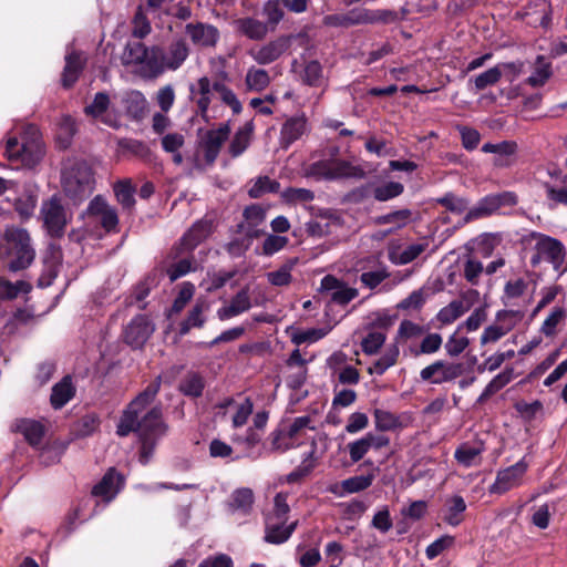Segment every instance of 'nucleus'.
Wrapping results in <instances>:
<instances>
[{
  "instance_id": "nucleus-39",
  "label": "nucleus",
  "mask_w": 567,
  "mask_h": 567,
  "mask_svg": "<svg viewBox=\"0 0 567 567\" xmlns=\"http://www.w3.org/2000/svg\"><path fill=\"white\" fill-rule=\"evenodd\" d=\"M208 309L205 301H197L189 311L187 318L181 322L179 334L185 336L192 328H202L205 323L204 312Z\"/></svg>"
},
{
  "instance_id": "nucleus-5",
  "label": "nucleus",
  "mask_w": 567,
  "mask_h": 567,
  "mask_svg": "<svg viewBox=\"0 0 567 567\" xmlns=\"http://www.w3.org/2000/svg\"><path fill=\"white\" fill-rule=\"evenodd\" d=\"M62 189L74 204L82 203L95 188L94 172L85 161H75L62 172Z\"/></svg>"
},
{
  "instance_id": "nucleus-62",
  "label": "nucleus",
  "mask_w": 567,
  "mask_h": 567,
  "mask_svg": "<svg viewBox=\"0 0 567 567\" xmlns=\"http://www.w3.org/2000/svg\"><path fill=\"white\" fill-rule=\"evenodd\" d=\"M404 192L403 184L399 182H389L375 187L373 195L379 202H386L400 196Z\"/></svg>"
},
{
  "instance_id": "nucleus-61",
  "label": "nucleus",
  "mask_w": 567,
  "mask_h": 567,
  "mask_svg": "<svg viewBox=\"0 0 567 567\" xmlns=\"http://www.w3.org/2000/svg\"><path fill=\"white\" fill-rule=\"evenodd\" d=\"M374 480L373 474L352 476L341 482V487L344 493H359L372 485Z\"/></svg>"
},
{
  "instance_id": "nucleus-9",
  "label": "nucleus",
  "mask_w": 567,
  "mask_h": 567,
  "mask_svg": "<svg viewBox=\"0 0 567 567\" xmlns=\"http://www.w3.org/2000/svg\"><path fill=\"white\" fill-rule=\"evenodd\" d=\"M83 216L92 223L100 225L107 234H117L120 231L117 210L102 195H96L91 199Z\"/></svg>"
},
{
  "instance_id": "nucleus-43",
  "label": "nucleus",
  "mask_w": 567,
  "mask_h": 567,
  "mask_svg": "<svg viewBox=\"0 0 567 567\" xmlns=\"http://www.w3.org/2000/svg\"><path fill=\"white\" fill-rule=\"evenodd\" d=\"M254 493L248 487L237 488L233 492L229 502V508L233 512H241L243 514H248L254 504Z\"/></svg>"
},
{
  "instance_id": "nucleus-12",
  "label": "nucleus",
  "mask_w": 567,
  "mask_h": 567,
  "mask_svg": "<svg viewBox=\"0 0 567 567\" xmlns=\"http://www.w3.org/2000/svg\"><path fill=\"white\" fill-rule=\"evenodd\" d=\"M230 132L229 122H225L221 123L218 128L208 130L203 133L198 146L204 153V159L207 165L215 163Z\"/></svg>"
},
{
  "instance_id": "nucleus-19",
  "label": "nucleus",
  "mask_w": 567,
  "mask_h": 567,
  "mask_svg": "<svg viewBox=\"0 0 567 567\" xmlns=\"http://www.w3.org/2000/svg\"><path fill=\"white\" fill-rule=\"evenodd\" d=\"M485 450V443L480 439L463 442L456 447L454 458L466 468L477 466L482 463V454Z\"/></svg>"
},
{
  "instance_id": "nucleus-57",
  "label": "nucleus",
  "mask_w": 567,
  "mask_h": 567,
  "mask_svg": "<svg viewBox=\"0 0 567 567\" xmlns=\"http://www.w3.org/2000/svg\"><path fill=\"white\" fill-rule=\"evenodd\" d=\"M308 175L315 177H323L327 179H333L341 176L342 173L329 161H318L309 166Z\"/></svg>"
},
{
  "instance_id": "nucleus-10",
  "label": "nucleus",
  "mask_w": 567,
  "mask_h": 567,
  "mask_svg": "<svg viewBox=\"0 0 567 567\" xmlns=\"http://www.w3.org/2000/svg\"><path fill=\"white\" fill-rule=\"evenodd\" d=\"M155 331V324L147 315H136L124 327L123 341L132 349H142Z\"/></svg>"
},
{
  "instance_id": "nucleus-16",
  "label": "nucleus",
  "mask_w": 567,
  "mask_h": 567,
  "mask_svg": "<svg viewBox=\"0 0 567 567\" xmlns=\"http://www.w3.org/2000/svg\"><path fill=\"white\" fill-rule=\"evenodd\" d=\"M110 96L105 92H97L91 104L86 105L84 112L93 118L100 120L103 124L112 127H121V116L114 110H109Z\"/></svg>"
},
{
  "instance_id": "nucleus-11",
  "label": "nucleus",
  "mask_w": 567,
  "mask_h": 567,
  "mask_svg": "<svg viewBox=\"0 0 567 567\" xmlns=\"http://www.w3.org/2000/svg\"><path fill=\"white\" fill-rule=\"evenodd\" d=\"M464 373L462 363L436 360L420 372V378L431 384L453 382Z\"/></svg>"
},
{
  "instance_id": "nucleus-55",
  "label": "nucleus",
  "mask_w": 567,
  "mask_h": 567,
  "mask_svg": "<svg viewBox=\"0 0 567 567\" xmlns=\"http://www.w3.org/2000/svg\"><path fill=\"white\" fill-rule=\"evenodd\" d=\"M280 188V184L269 178L268 176L258 177L252 186L248 190V195L251 198H259L268 193H278Z\"/></svg>"
},
{
  "instance_id": "nucleus-32",
  "label": "nucleus",
  "mask_w": 567,
  "mask_h": 567,
  "mask_svg": "<svg viewBox=\"0 0 567 567\" xmlns=\"http://www.w3.org/2000/svg\"><path fill=\"white\" fill-rule=\"evenodd\" d=\"M482 152L496 155L494 165L508 166L511 164L509 157L514 156L517 152V144L514 141H503L497 144L485 143L482 146Z\"/></svg>"
},
{
  "instance_id": "nucleus-1",
  "label": "nucleus",
  "mask_w": 567,
  "mask_h": 567,
  "mask_svg": "<svg viewBox=\"0 0 567 567\" xmlns=\"http://www.w3.org/2000/svg\"><path fill=\"white\" fill-rule=\"evenodd\" d=\"M162 385V377L157 375L143 391H141L124 409L116 434L121 437L134 432L137 434L141 449L140 462L146 465L154 455L158 440L164 436L168 425L163 419V406H152L143 416L141 413L156 399Z\"/></svg>"
},
{
  "instance_id": "nucleus-42",
  "label": "nucleus",
  "mask_w": 567,
  "mask_h": 567,
  "mask_svg": "<svg viewBox=\"0 0 567 567\" xmlns=\"http://www.w3.org/2000/svg\"><path fill=\"white\" fill-rule=\"evenodd\" d=\"M468 309L470 306L465 305L464 301L453 300L437 312L436 320L444 326L451 324L467 312Z\"/></svg>"
},
{
  "instance_id": "nucleus-49",
  "label": "nucleus",
  "mask_w": 567,
  "mask_h": 567,
  "mask_svg": "<svg viewBox=\"0 0 567 567\" xmlns=\"http://www.w3.org/2000/svg\"><path fill=\"white\" fill-rule=\"evenodd\" d=\"M38 195L33 190L23 192L14 202V209L22 219H29L37 207Z\"/></svg>"
},
{
  "instance_id": "nucleus-8",
  "label": "nucleus",
  "mask_w": 567,
  "mask_h": 567,
  "mask_svg": "<svg viewBox=\"0 0 567 567\" xmlns=\"http://www.w3.org/2000/svg\"><path fill=\"white\" fill-rule=\"evenodd\" d=\"M40 215L43 226L51 237L60 238L63 236L69 217L59 195L54 194L49 199L43 200Z\"/></svg>"
},
{
  "instance_id": "nucleus-50",
  "label": "nucleus",
  "mask_w": 567,
  "mask_h": 567,
  "mask_svg": "<svg viewBox=\"0 0 567 567\" xmlns=\"http://www.w3.org/2000/svg\"><path fill=\"white\" fill-rule=\"evenodd\" d=\"M316 445L312 444L311 451L306 455L300 465L287 475L288 483H297L308 476L316 467L317 460L315 457Z\"/></svg>"
},
{
  "instance_id": "nucleus-60",
  "label": "nucleus",
  "mask_w": 567,
  "mask_h": 567,
  "mask_svg": "<svg viewBox=\"0 0 567 567\" xmlns=\"http://www.w3.org/2000/svg\"><path fill=\"white\" fill-rule=\"evenodd\" d=\"M436 203L454 214H463L467 210L470 204L466 198L458 197L453 193H446L444 196L436 198Z\"/></svg>"
},
{
  "instance_id": "nucleus-20",
  "label": "nucleus",
  "mask_w": 567,
  "mask_h": 567,
  "mask_svg": "<svg viewBox=\"0 0 567 567\" xmlns=\"http://www.w3.org/2000/svg\"><path fill=\"white\" fill-rule=\"evenodd\" d=\"M289 39L281 37L265 45L251 50L250 56L261 65L270 64L278 60L289 48Z\"/></svg>"
},
{
  "instance_id": "nucleus-15",
  "label": "nucleus",
  "mask_w": 567,
  "mask_h": 567,
  "mask_svg": "<svg viewBox=\"0 0 567 567\" xmlns=\"http://www.w3.org/2000/svg\"><path fill=\"white\" fill-rule=\"evenodd\" d=\"M213 81L208 76L199 78L189 84V99L196 105V114L205 122H209L208 110L214 94Z\"/></svg>"
},
{
  "instance_id": "nucleus-47",
  "label": "nucleus",
  "mask_w": 567,
  "mask_h": 567,
  "mask_svg": "<svg viewBox=\"0 0 567 567\" xmlns=\"http://www.w3.org/2000/svg\"><path fill=\"white\" fill-rule=\"evenodd\" d=\"M302 83L312 86V87H321L326 85V81L323 79V70L321 64L313 60L306 63L303 71L301 73Z\"/></svg>"
},
{
  "instance_id": "nucleus-54",
  "label": "nucleus",
  "mask_w": 567,
  "mask_h": 567,
  "mask_svg": "<svg viewBox=\"0 0 567 567\" xmlns=\"http://www.w3.org/2000/svg\"><path fill=\"white\" fill-rule=\"evenodd\" d=\"M288 494L278 493L274 497V508L270 514L267 515L266 520H275L280 523H287L290 507L288 505Z\"/></svg>"
},
{
  "instance_id": "nucleus-59",
  "label": "nucleus",
  "mask_w": 567,
  "mask_h": 567,
  "mask_svg": "<svg viewBox=\"0 0 567 567\" xmlns=\"http://www.w3.org/2000/svg\"><path fill=\"white\" fill-rule=\"evenodd\" d=\"M524 316L525 313L522 310H499L495 318L496 323L508 333L524 319Z\"/></svg>"
},
{
  "instance_id": "nucleus-63",
  "label": "nucleus",
  "mask_w": 567,
  "mask_h": 567,
  "mask_svg": "<svg viewBox=\"0 0 567 567\" xmlns=\"http://www.w3.org/2000/svg\"><path fill=\"white\" fill-rule=\"evenodd\" d=\"M502 78V70L501 65H495L483 73L475 76L474 85L476 91H482L486 89L487 86H492L496 84Z\"/></svg>"
},
{
  "instance_id": "nucleus-27",
  "label": "nucleus",
  "mask_w": 567,
  "mask_h": 567,
  "mask_svg": "<svg viewBox=\"0 0 567 567\" xmlns=\"http://www.w3.org/2000/svg\"><path fill=\"white\" fill-rule=\"evenodd\" d=\"M14 431L21 433L24 440L32 446L38 449L45 434L44 425L35 420L21 419L14 423Z\"/></svg>"
},
{
  "instance_id": "nucleus-14",
  "label": "nucleus",
  "mask_w": 567,
  "mask_h": 567,
  "mask_svg": "<svg viewBox=\"0 0 567 567\" xmlns=\"http://www.w3.org/2000/svg\"><path fill=\"white\" fill-rule=\"evenodd\" d=\"M527 463L524 458L512 466L497 472L495 482L489 486L491 494L502 495L522 484L523 476L527 471Z\"/></svg>"
},
{
  "instance_id": "nucleus-46",
  "label": "nucleus",
  "mask_w": 567,
  "mask_h": 567,
  "mask_svg": "<svg viewBox=\"0 0 567 567\" xmlns=\"http://www.w3.org/2000/svg\"><path fill=\"white\" fill-rule=\"evenodd\" d=\"M237 24L239 31L252 40H261L268 32L267 24L254 18L239 19Z\"/></svg>"
},
{
  "instance_id": "nucleus-53",
  "label": "nucleus",
  "mask_w": 567,
  "mask_h": 567,
  "mask_svg": "<svg viewBox=\"0 0 567 567\" xmlns=\"http://www.w3.org/2000/svg\"><path fill=\"white\" fill-rule=\"evenodd\" d=\"M373 415L375 429L379 431H393L402 425L400 417L390 411L375 409Z\"/></svg>"
},
{
  "instance_id": "nucleus-34",
  "label": "nucleus",
  "mask_w": 567,
  "mask_h": 567,
  "mask_svg": "<svg viewBox=\"0 0 567 567\" xmlns=\"http://www.w3.org/2000/svg\"><path fill=\"white\" fill-rule=\"evenodd\" d=\"M123 106L130 118L141 121L146 114L147 101L140 91H131L123 97Z\"/></svg>"
},
{
  "instance_id": "nucleus-48",
  "label": "nucleus",
  "mask_w": 567,
  "mask_h": 567,
  "mask_svg": "<svg viewBox=\"0 0 567 567\" xmlns=\"http://www.w3.org/2000/svg\"><path fill=\"white\" fill-rule=\"evenodd\" d=\"M399 347L396 344L390 346L385 352L368 369L370 374L382 375L389 368L393 367L399 358Z\"/></svg>"
},
{
  "instance_id": "nucleus-21",
  "label": "nucleus",
  "mask_w": 567,
  "mask_h": 567,
  "mask_svg": "<svg viewBox=\"0 0 567 567\" xmlns=\"http://www.w3.org/2000/svg\"><path fill=\"white\" fill-rule=\"evenodd\" d=\"M123 482V476L118 474L114 467H111L104 474L102 480L96 485H94L92 488V495L100 496L104 501L110 502L120 492Z\"/></svg>"
},
{
  "instance_id": "nucleus-51",
  "label": "nucleus",
  "mask_w": 567,
  "mask_h": 567,
  "mask_svg": "<svg viewBox=\"0 0 567 567\" xmlns=\"http://www.w3.org/2000/svg\"><path fill=\"white\" fill-rule=\"evenodd\" d=\"M298 264V258H291L285 262L278 270L267 274V279L272 286L282 287L288 286L291 280V270Z\"/></svg>"
},
{
  "instance_id": "nucleus-17",
  "label": "nucleus",
  "mask_w": 567,
  "mask_h": 567,
  "mask_svg": "<svg viewBox=\"0 0 567 567\" xmlns=\"http://www.w3.org/2000/svg\"><path fill=\"white\" fill-rule=\"evenodd\" d=\"M390 439L382 434H374L368 432L362 437L348 443L347 450L349 452L350 460L353 464L363 460L370 450H381L389 446Z\"/></svg>"
},
{
  "instance_id": "nucleus-18",
  "label": "nucleus",
  "mask_w": 567,
  "mask_h": 567,
  "mask_svg": "<svg viewBox=\"0 0 567 567\" xmlns=\"http://www.w3.org/2000/svg\"><path fill=\"white\" fill-rule=\"evenodd\" d=\"M185 33L192 43L199 48H215L220 39L219 30L209 23L189 22L185 25Z\"/></svg>"
},
{
  "instance_id": "nucleus-31",
  "label": "nucleus",
  "mask_w": 567,
  "mask_h": 567,
  "mask_svg": "<svg viewBox=\"0 0 567 567\" xmlns=\"http://www.w3.org/2000/svg\"><path fill=\"white\" fill-rule=\"evenodd\" d=\"M85 65V60L80 52L73 51L65 56V65L62 73V85L69 89L78 81Z\"/></svg>"
},
{
  "instance_id": "nucleus-22",
  "label": "nucleus",
  "mask_w": 567,
  "mask_h": 567,
  "mask_svg": "<svg viewBox=\"0 0 567 567\" xmlns=\"http://www.w3.org/2000/svg\"><path fill=\"white\" fill-rule=\"evenodd\" d=\"M298 524L299 522L297 519L288 525H286V523L266 520L264 539L266 543L274 545L284 544L291 537Z\"/></svg>"
},
{
  "instance_id": "nucleus-7",
  "label": "nucleus",
  "mask_w": 567,
  "mask_h": 567,
  "mask_svg": "<svg viewBox=\"0 0 567 567\" xmlns=\"http://www.w3.org/2000/svg\"><path fill=\"white\" fill-rule=\"evenodd\" d=\"M529 237L535 240L534 254L530 257L532 267L535 268L542 261H547L554 269H560L566 257L564 244L557 238L537 231L530 233Z\"/></svg>"
},
{
  "instance_id": "nucleus-52",
  "label": "nucleus",
  "mask_w": 567,
  "mask_h": 567,
  "mask_svg": "<svg viewBox=\"0 0 567 567\" xmlns=\"http://www.w3.org/2000/svg\"><path fill=\"white\" fill-rule=\"evenodd\" d=\"M245 83L248 90L260 92L270 84V76L264 69L250 68L247 71Z\"/></svg>"
},
{
  "instance_id": "nucleus-6",
  "label": "nucleus",
  "mask_w": 567,
  "mask_h": 567,
  "mask_svg": "<svg viewBox=\"0 0 567 567\" xmlns=\"http://www.w3.org/2000/svg\"><path fill=\"white\" fill-rule=\"evenodd\" d=\"M392 10H370L362 7L353 8L343 13L327 14L322 19L326 27L351 28L360 24L389 23L396 20Z\"/></svg>"
},
{
  "instance_id": "nucleus-29",
  "label": "nucleus",
  "mask_w": 567,
  "mask_h": 567,
  "mask_svg": "<svg viewBox=\"0 0 567 567\" xmlns=\"http://www.w3.org/2000/svg\"><path fill=\"white\" fill-rule=\"evenodd\" d=\"M307 132V120L302 116H293L288 118L280 132V144L284 148H288L292 143L299 140Z\"/></svg>"
},
{
  "instance_id": "nucleus-40",
  "label": "nucleus",
  "mask_w": 567,
  "mask_h": 567,
  "mask_svg": "<svg viewBox=\"0 0 567 567\" xmlns=\"http://www.w3.org/2000/svg\"><path fill=\"white\" fill-rule=\"evenodd\" d=\"M466 503L461 495H453L446 501L444 522L451 526H458L463 522Z\"/></svg>"
},
{
  "instance_id": "nucleus-13",
  "label": "nucleus",
  "mask_w": 567,
  "mask_h": 567,
  "mask_svg": "<svg viewBox=\"0 0 567 567\" xmlns=\"http://www.w3.org/2000/svg\"><path fill=\"white\" fill-rule=\"evenodd\" d=\"M213 231V221L209 219H200L183 235L179 241L173 247L175 257L183 254H192L193 250L203 243Z\"/></svg>"
},
{
  "instance_id": "nucleus-2",
  "label": "nucleus",
  "mask_w": 567,
  "mask_h": 567,
  "mask_svg": "<svg viewBox=\"0 0 567 567\" xmlns=\"http://www.w3.org/2000/svg\"><path fill=\"white\" fill-rule=\"evenodd\" d=\"M35 249L29 231L17 226L6 227L0 243V260L12 274L27 270L35 260Z\"/></svg>"
},
{
  "instance_id": "nucleus-30",
  "label": "nucleus",
  "mask_w": 567,
  "mask_h": 567,
  "mask_svg": "<svg viewBox=\"0 0 567 567\" xmlns=\"http://www.w3.org/2000/svg\"><path fill=\"white\" fill-rule=\"evenodd\" d=\"M251 308V301L248 292V288L239 290L230 300L228 306L221 307L217 311V317L220 320H228L243 312L248 311Z\"/></svg>"
},
{
  "instance_id": "nucleus-56",
  "label": "nucleus",
  "mask_w": 567,
  "mask_h": 567,
  "mask_svg": "<svg viewBox=\"0 0 567 567\" xmlns=\"http://www.w3.org/2000/svg\"><path fill=\"white\" fill-rule=\"evenodd\" d=\"M567 313L565 308L555 307L544 320L540 327V332L546 337L555 336L557 327L565 321Z\"/></svg>"
},
{
  "instance_id": "nucleus-25",
  "label": "nucleus",
  "mask_w": 567,
  "mask_h": 567,
  "mask_svg": "<svg viewBox=\"0 0 567 567\" xmlns=\"http://www.w3.org/2000/svg\"><path fill=\"white\" fill-rule=\"evenodd\" d=\"M151 56V48L142 42L127 43L122 54V63L124 65L141 64L142 74L147 78V61Z\"/></svg>"
},
{
  "instance_id": "nucleus-33",
  "label": "nucleus",
  "mask_w": 567,
  "mask_h": 567,
  "mask_svg": "<svg viewBox=\"0 0 567 567\" xmlns=\"http://www.w3.org/2000/svg\"><path fill=\"white\" fill-rule=\"evenodd\" d=\"M496 199L493 194L481 198L478 203L471 208L463 217L460 225H466L473 220L488 217L498 210Z\"/></svg>"
},
{
  "instance_id": "nucleus-28",
  "label": "nucleus",
  "mask_w": 567,
  "mask_h": 567,
  "mask_svg": "<svg viewBox=\"0 0 567 567\" xmlns=\"http://www.w3.org/2000/svg\"><path fill=\"white\" fill-rule=\"evenodd\" d=\"M76 389L72 382L71 375H64L52 386L50 403L53 409H62L75 395Z\"/></svg>"
},
{
  "instance_id": "nucleus-23",
  "label": "nucleus",
  "mask_w": 567,
  "mask_h": 567,
  "mask_svg": "<svg viewBox=\"0 0 567 567\" xmlns=\"http://www.w3.org/2000/svg\"><path fill=\"white\" fill-rule=\"evenodd\" d=\"M229 74L226 71H220L217 78L213 81L214 91L219 95L220 101L229 106L234 114H239L243 105L238 100L235 92L227 85Z\"/></svg>"
},
{
  "instance_id": "nucleus-44",
  "label": "nucleus",
  "mask_w": 567,
  "mask_h": 567,
  "mask_svg": "<svg viewBox=\"0 0 567 567\" xmlns=\"http://www.w3.org/2000/svg\"><path fill=\"white\" fill-rule=\"evenodd\" d=\"M551 64L544 55H538L535 61V68L527 83L533 87L543 86L551 76Z\"/></svg>"
},
{
  "instance_id": "nucleus-38",
  "label": "nucleus",
  "mask_w": 567,
  "mask_h": 567,
  "mask_svg": "<svg viewBox=\"0 0 567 567\" xmlns=\"http://www.w3.org/2000/svg\"><path fill=\"white\" fill-rule=\"evenodd\" d=\"M429 246L427 241L416 243L408 246L401 252L389 251V260L394 265H408L422 255Z\"/></svg>"
},
{
  "instance_id": "nucleus-26",
  "label": "nucleus",
  "mask_w": 567,
  "mask_h": 567,
  "mask_svg": "<svg viewBox=\"0 0 567 567\" xmlns=\"http://www.w3.org/2000/svg\"><path fill=\"white\" fill-rule=\"evenodd\" d=\"M155 286L156 276L153 274L146 275L133 286L131 293L125 299V305L128 307L136 305L140 310H145L147 307L145 299Z\"/></svg>"
},
{
  "instance_id": "nucleus-37",
  "label": "nucleus",
  "mask_w": 567,
  "mask_h": 567,
  "mask_svg": "<svg viewBox=\"0 0 567 567\" xmlns=\"http://www.w3.org/2000/svg\"><path fill=\"white\" fill-rule=\"evenodd\" d=\"M254 125L251 122L246 123L234 134L228 146V152L233 158L240 156L250 145Z\"/></svg>"
},
{
  "instance_id": "nucleus-24",
  "label": "nucleus",
  "mask_w": 567,
  "mask_h": 567,
  "mask_svg": "<svg viewBox=\"0 0 567 567\" xmlns=\"http://www.w3.org/2000/svg\"><path fill=\"white\" fill-rule=\"evenodd\" d=\"M229 74L226 71H220L217 78L213 81L214 91L219 95L220 101L229 106L234 114H239L243 105L238 100L235 92L227 85Z\"/></svg>"
},
{
  "instance_id": "nucleus-36",
  "label": "nucleus",
  "mask_w": 567,
  "mask_h": 567,
  "mask_svg": "<svg viewBox=\"0 0 567 567\" xmlns=\"http://www.w3.org/2000/svg\"><path fill=\"white\" fill-rule=\"evenodd\" d=\"M32 290V285L25 280L10 281L0 277V301H11L18 298L20 293L28 295Z\"/></svg>"
},
{
  "instance_id": "nucleus-4",
  "label": "nucleus",
  "mask_w": 567,
  "mask_h": 567,
  "mask_svg": "<svg viewBox=\"0 0 567 567\" xmlns=\"http://www.w3.org/2000/svg\"><path fill=\"white\" fill-rule=\"evenodd\" d=\"M190 48L187 41L177 37L167 47H151V56L147 61V79H156L166 71L178 70L188 59Z\"/></svg>"
},
{
  "instance_id": "nucleus-45",
  "label": "nucleus",
  "mask_w": 567,
  "mask_h": 567,
  "mask_svg": "<svg viewBox=\"0 0 567 567\" xmlns=\"http://www.w3.org/2000/svg\"><path fill=\"white\" fill-rule=\"evenodd\" d=\"M205 389V380L197 372H188L179 383V391L192 398H198Z\"/></svg>"
},
{
  "instance_id": "nucleus-58",
  "label": "nucleus",
  "mask_w": 567,
  "mask_h": 567,
  "mask_svg": "<svg viewBox=\"0 0 567 567\" xmlns=\"http://www.w3.org/2000/svg\"><path fill=\"white\" fill-rule=\"evenodd\" d=\"M132 35L136 39H144L152 31L150 20L144 13L142 6H138L132 20Z\"/></svg>"
},
{
  "instance_id": "nucleus-3",
  "label": "nucleus",
  "mask_w": 567,
  "mask_h": 567,
  "mask_svg": "<svg viewBox=\"0 0 567 567\" xmlns=\"http://www.w3.org/2000/svg\"><path fill=\"white\" fill-rule=\"evenodd\" d=\"M43 154L41 133L34 124H28L23 127L21 141L17 137H10L4 146V155L10 163L28 168L38 165Z\"/></svg>"
},
{
  "instance_id": "nucleus-35",
  "label": "nucleus",
  "mask_w": 567,
  "mask_h": 567,
  "mask_svg": "<svg viewBox=\"0 0 567 567\" xmlns=\"http://www.w3.org/2000/svg\"><path fill=\"white\" fill-rule=\"evenodd\" d=\"M115 198L124 212L131 214L135 207V187L130 179L118 181L113 187Z\"/></svg>"
},
{
  "instance_id": "nucleus-41",
  "label": "nucleus",
  "mask_w": 567,
  "mask_h": 567,
  "mask_svg": "<svg viewBox=\"0 0 567 567\" xmlns=\"http://www.w3.org/2000/svg\"><path fill=\"white\" fill-rule=\"evenodd\" d=\"M171 257L173 259H176L175 262H173L167 268V275L169 277L171 281H175L178 278L187 275L188 272L195 270L194 264V257L192 254H183L179 257H175L173 254V249L171 250Z\"/></svg>"
},
{
  "instance_id": "nucleus-64",
  "label": "nucleus",
  "mask_w": 567,
  "mask_h": 567,
  "mask_svg": "<svg viewBox=\"0 0 567 567\" xmlns=\"http://www.w3.org/2000/svg\"><path fill=\"white\" fill-rule=\"evenodd\" d=\"M76 132L75 122L71 116H63L58 127V140L63 147H68Z\"/></svg>"
}]
</instances>
